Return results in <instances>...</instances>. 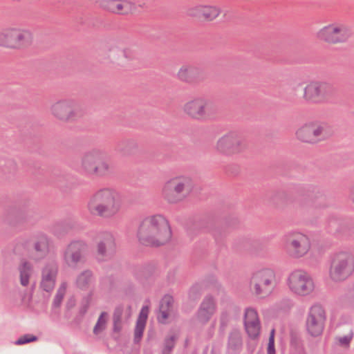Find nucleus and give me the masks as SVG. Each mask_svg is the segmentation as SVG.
Instances as JSON below:
<instances>
[{
    "instance_id": "47",
    "label": "nucleus",
    "mask_w": 354,
    "mask_h": 354,
    "mask_svg": "<svg viewBox=\"0 0 354 354\" xmlns=\"http://www.w3.org/2000/svg\"><path fill=\"white\" fill-rule=\"evenodd\" d=\"M148 314L149 307L147 306H143L140 310L137 321H141L142 322L147 323Z\"/></svg>"
},
{
    "instance_id": "29",
    "label": "nucleus",
    "mask_w": 354,
    "mask_h": 354,
    "mask_svg": "<svg viewBox=\"0 0 354 354\" xmlns=\"http://www.w3.org/2000/svg\"><path fill=\"white\" fill-rule=\"evenodd\" d=\"M221 13V9L216 6H198L192 9L189 15L194 17H201L208 21H212Z\"/></svg>"
},
{
    "instance_id": "51",
    "label": "nucleus",
    "mask_w": 354,
    "mask_h": 354,
    "mask_svg": "<svg viewBox=\"0 0 354 354\" xmlns=\"http://www.w3.org/2000/svg\"><path fill=\"white\" fill-rule=\"evenodd\" d=\"M123 56L128 59H133L135 57L134 53L130 49H124L122 50Z\"/></svg>"
},
{
    "instance_id": "14",
    "label": "nucleus",
    "mask_w": 354,
    "mask_h": 354,
    "mask_svg": "<svg viewBox=\"0 0 354 354\" xmlns=\"http://www.w3.org/2000/svg\"><path fill=\"white\" fill-rule=\"evenodd\" d=\"M326 315L324 308L320 304L312 306L308 312L306 327L308 333L313 337L320 335L324 328Z\"/></svg>"
},
{
    "instance_id": "36",
    "label": "nucleus",
    "mask_w": 354,
    "mask_h": 354,
    "mask_svg": "<svg viewBox=\"0 0 354 354\" xmlns=\"http://www.w3.org/2000/svg\"><path fill=\"white\" fill-rule=\"evenodd\" d=\"M2 172L6 179L10 180L12 178L17 172L16 162L12 160H7L3 165Z\"/></svg>"
},
{
    "instance_id": "24",
    "label": "nucleus",
    "mask_w": 354,
    "mask_h": 354,
    "mask_svg": "<svg viewBox=\"0 0 354 354\" xmlns=\"http://www.w3.org/2000/svg\"><path fill=\"white\" fill-rule=\"evenodd\" d=\"M244 326L248 336L252 339L259 337L261 330L260 321L257 310L248 308L245 311Z\"/></svg>"
},
{
    "instance_id": "30",
    "label": "nucleus",
    "mask_w": 354,
    "mask_h": 354,
    "mask_svg": "<svg viewBox=\"0 0 354 354\" xmlns=\"http://www.w3.org/2000/svg\"><path fill=\"white\" fill-rule=\"evenodd\" d=\"M178 339V335L174 332L167 333L160 344V353L172 354Z\"/></svg>"
},
{
    "instance_id": "49",
    "label": "nucleus",
    "mask_w": 354,
    "mask_h": 354,
    "mask_svg": "<svg viewBox=\"0 0 354 354\" xmlns=\"http://www.w3.org/2000/svg\"><path fill=\"white\" fill-rule=\"evenodd\" d=\"M169 312L159 308V314L158 315V320L161 324H166V320L169 317Z\"/></svg>"
},
{
    "instance_id": "21",
    "label": "nucleus",
    "mask_w": 354,
    "mask_h": 354,
    "mask_svg": "<svg viewBox=\"0 0 354 354\" xmlns=\"http://www.w3.org/2000/svg\"><path fill=\"white\" fill-rule=\"evenodd\" d=\"M35 212L24 205L15 204L10 207L8 211L7 221L13 225L22 222H32L35 220Z\"/></svg>"
},
{
    "instance_id": "4",
    "label": "nucleus",
    "mask_w": 354,
    "mask_h": 354,
    "mask_svg": "<svg viewBox=\"0 0 354 354\" xmlns=\"http://www.w3.org/2000/svg\"><path fill=\"white\" fill-rule=\"evenodd\" d=\"M81 167L86 174L98 177L106 176L113 171L106 152L98 149L85 153L82 158Z\"/></svg>"
},
{
    "instance_id": "6",
    "label": "nucleus",
    "mask_w": 354,
    "mask_h": 354,
    "mask_svg": "<svg viewBox=\"0 0 354 354\" xmlns=\"http://www.w3.org/2000/svg\"><path fill=\"white\" fill-rule=\"evenodd\" d=\"M333 133V129L328 123L311 122L300 127L296 131V136L302 142L315 145L329 139Z\"/></svg>"
},
{
    "instance_id": "26",
    "label": "nucleus",
    "mask_w": 354,
    "mask_h": 354,
    "mask_svg": "<svg viewBox=\"0 0 354 354\" xmlns=\"http://www.w3.org/2000/svg\"><path fill=\"white\" fill-rule=\"evenodd\" d=\"M138 147L136 140L133 138H123L115 142L114 151L122 157H128L135 153Z\"/></svg>"
},
{
    "instance_id": "9",
    "label": "nucleus",
    "mask_w": 354,
    "mask_h": 354,
    "mask_svg": "<svg viewBox=\"0 0 354 354\" xmlns=\"http://www.w3.org/2000/svg\"><path fill=\"white\" fill-rule=\"evenodd\" d=\"M276 286V274L270 268L254 272L250 281V289L259 298H264L273 291Z\"/></svg>"
},
{
    "instance_id": "55",
    "label": "nucleus",
    "mask_w": 354,
    "mask_h": 354,
    "mask_svg": "<svg viewBox=\"0 0 354 354\" xmlns=\"http://www.w3.org/2000/svg\"><path fill=\"white\" fill-rule=\"evenodd\" d=\"M267 353L268 354H275L274 344H268Z\"/></svg>"
},
{
    "instance_id": "31",
    "label": "nucleus",
    "mask_w": 354,
    "mask_h": 354,
    "mask_svg": "<svg viewBox=\"0 0 354 354\" xmlns=\"http://www.w3.org/2000/svg\"><path fill=\"white\" fill-rule=\"evenodd\" d=\"M19 272L20 284L26 287L30 283V278L33 274V266L32 264L26 261H21L17 268Z\"/></svg>"
},
{
    "instance_id": "34",
    "label": "nucleus",
    "mask_w": 354,
    "mask_h": 354,
    "mask_svg": "<svg viewBox=\"0 0 354 354\" xmlns=\"http://www.w3.org/2000/svg\"><path fill=\"white\" fill-rule=\"evenodd\" d=\"M72 228V225L67 221H59L54 223L50 227V232L57 237L64 236Z\"/></svg>"
},
{
    "instance_id": "1",
    "label": "nucleus",
    "mask_w": 354,
    "mask_h": 354,
    "mask_svg": "<svg viewBox=\"0 0 354 354\" xmlns=\"http://www.w3.org/2000/svg\"><path fill=\"white\" fill-rule=\"evenodd\" d=\"M137 236L142 245L159 247L169 241L171 230L168 221L163 216L157 214L142 220Z\"/></svg>"
},
{
    "instance_id": "5",
    "label": "nucleus",
    "mask_w": 354,
    "mask_h": 354,
    "mask_svg": "<svg viewBox=\"0 0 354 354\" xmlns=\"http://www.w3.org/2000/svg\"><path fill=\"white\" fill-rule=\"evenodd\" d=\"M194 187L192 178L187 176H178L168 180L164 185L162 194L169 203H177L189 196Z\"/></svg>"
},
{
    "instance_id": "10",
    "label": "nucleus",
    "mask_w": 354,
    "mask_h": 354,
    "mask_svg": "<svg viewBox=\"0 0 354 354\" xmlns=\"http://www.w3.org/2000/svg\"><path fill=\"white\" fill-rule=\"evenodd\" d=\"M354 271L353 256L346 252L335 254L331 258L329 276L335 282L346 280Z\"/></svg>"
},
{
    "instance_id": "17",
    "label": "nucleus",
    "mask_w": 354,
    "mask_h": 354,
    "mask_svg": "<svg viewBox=\"0 0 354 354\" xmlns=\"http://www.w3.org/2000/svg\"><path fill=\"white\" fill-rule=\"evenodd\" d=\"M288 284L290 289L297 295L305 296L314 289V283L310 276L301 270H295L288 277Z\"/></svg>"
},
{
    "instance_id": "16",
    "label": "nucleus",
    "mask_w": 354,
    "mask_h": 354,
    "mask_svg": "<svg viewBox=\"0 0 354 354\" xmlns=\"http://www.w3.org/2000/svg\"><path fill=\"white\" fill-rule=\"evenodd\" d=\"M87 251L88 245L86 242L80 240L73 241L64 252V260L68 267L76 268L79 264L84 263Z\"/></svg>"
},
{
    "instance_id": "54",
    "label": "nucleus",
    "mask_w": 354,
    "mask_h": 354,
    "mask_svg": "<svg viewBox=\"0 0 354 354\" xmlns=\"http://www.w3.org/2000/svg\"><path fill=\"white\" fill-rule=\"evenodd\" d=\"M347 297L350 301L354 302V285L348 290Z\"/></svg>"
},
{
    "instance_id": "52",
    "label": "nucleus",
    "mask_w": 354,
    "mask_h": 354,
    "mask_svg": "<svg viewBox=\"0 0 354 354\" xmlns=\"http://www.w3.org/2000/svg\"><path fill=\"white\" fill-rule=\"evenodd\" d=\"M113 330L114 332L119 333L122 330V322L116 320H113Z\"/></svg>"
},
{
    "instance_id": "50",
    "label": "nucleus",
    "mask_w": 354,
    "mask_h": 354,
    "mask_svg": "<svg viewBox=\"0 0 354 354\" xmlns=\"http://www.w3.org/2000/svg\"><path fill=\"white\" fill-rule=\"evenodd\" d=\"M63 299V295L59 293H57L56 295L54 297L53 301V308H58L61 305V303Z\"/></svg>"
},
{
    "instance_id": "59",
    "label": "nucleus",
    "mask_w": 354,
    "mask_h": 354,
    "mask_svg": "<svg viewBox=\"0 0 354 354\" xmlns=\"http://www.w3.org/2000/svg\"><path fill=\"white\" fill-rule=\"evenodd\" d=\"M35 286H36V282L35 281L32 285V290H34V288H35Z\"/></svg>"
},
{
    "instance_id": "38",
    "label": "nucleus",
    "mask_w": 354,
    "mask_h": 354,
    "mask_svg": "<svg viewBox=\"0 0 354 354\" xmlns=\"http://www.w3.org/2000/svg\"><path fill=\"white\" fill-rule=\"evenodd\" d=\"M108 316L107 313L102 312L99 316L97 323L93 328V333L95 335L99 334L100 332L104 330L106 328V317Z\"/></svg>"
},
{
    "instance_id": "45",
    "label": "nucleus",
    "mask_w": 354,
    "mask_h": 354,
    "mask_svg": "<svg viewBox=\"0 0 354 354\" xmlns=\"http://www.w3.org/2000/svg\"><path fill=\"white\" fill-rule=\"evenodd\" d=\"M353 337V333L352 330H350V332L347 335L342 337H337L335 339L338 342L339 345L346 347L349 346Z\"/></svg>"
},
{
    "instance_id": "23",
    "label": "nucleus",
    "mask_w": 354,
    "mask_h": 354,
    "mask_svg": "<svg viewBox=\"0 0 354 354\" xmlns=\"http://www.w3.org/2000/svg\"><path fill=\"white\" fill-rule=\"evenodd\" d=\"M58 266L55 261L47 263L41 271V288L47 292H51L55 285Z\"/></svg>"
},
{
    "instance_id": "28",
    "label": "nucleus",
    "mask_w": 354,
    "mask_h": 354,
    "mask_svg": "<svg viewBox=\"0 0 354 354\" xmlns=\"http://www.w3.org/2000/svg\"><path fill=\"white\" fill-rule=\"evenodd\" d=\"M240 314V309L233 304L227 305L221 311L219 330L224 333L230 321Z\"/></svg>"
},
{
    "instance_id": "11",
    "label": "nucleus",
    "mask_w": 354,
    "mask_h": 354,
    "mask_svg": "<svg viewBox=\"0 0 354 354\" xmlns=\"http://www.w3.org/2000/svg\"><path fill=\"white\" fill-rule=\"evenodd\" d=\"M32 36L30 31L19 28H6L0 32V46L19 49L30 46Z\"/></svg>"
},
{
    "instance_id": "56",
    "label": "nucleus",
    "mask_w": 354,
    "mask_h": 354,
    "mask_svg": "<svg viewBox=\"0 0 354 354\" xmlns=\"http://www.w3.org/2000/svg\"><path fill=\"white\" fill-rule=\"evenodd\" d=\"M268 344H274V329H272L270 331Z\"/></svg>"
},
{
    "instance_id": "42",
    "label": "nucleus",
    "mask_w": 354,
    "mask_h": 354,
    "mask_svg": "<svg viewBox=\"0 0 354 354\" xmlns=\"http://www.w3.org/2000/svg\"><path fill=\"white\" fill-rule=\"evenodd\" d=\"M174 304V299L169 295H165L160 300L159 308L170 312Z\"/></svg>"
},
{
    "instance_id": "22",
    "label": "nucleus",
    "mask_w": 354,
    "mask_h": 354,
    "mask_svg": "<svg viewBox=\"0 0 354 354\" xmlns=\"http://www.w3.org/2000/svg\"><path fill=\"white\" fill-rule=\"evenodd\" d=\"M116 251L115 238L110 232H103L97 243V259L99 261L111 259Z\"/></svg>"
},
{
    "instance_id": "32",
    "label": "nucleus",
    "mask_w": 354,
    "mask_h": 354,
    "mask_svg": "<svg viewBox=\"0 0 354 354\" xmlns=\"http://www.w3.org/2000/svg\"><path fill=\"white\" fill-rule=\"evenodd\" d=\"M94 281L95 278L93 272L87 269L77 275L75 283L78 288L82 290H86Z\"/></svg>"
},
{
    "instance_id": "3",
    "label": "nucleus",
    "mask_w": 354,
    "mask_h": 354,
    "mask_svg": "<svg viewBox=\"0 0 354 354\" xmlns=\"http://www.w3.org/2000/svg\"><path fill=\"white\" fill-rule=\"evenodd\" d=\"M281 197L286 203L308 200L316 208L326 206V198L324 192L319 187L313 185H294L287 192L281 193Z\"/></svg>"
},
{
    "instance_id": "25",
    "label": "nucleus",
    "mask_w": 354,
    "mask_h": 354,
    "mask_svg": "<svg viewBox=\"0 0 354 354\" xmlns=\"http://www.w3.org/2000/svg\"><path fill=\"white\" fill-rule=\"evenodd\" d=\"M216 308L214 298L210 295H206L196 313L198 321L203 324L207 323L216 312Z\"/></svg>"
},
{
    "instance_id": "18",
    "label": "nucleus",
    "mask_w": 354,
    "mask_h": 354,
    "mask_svg": "<svg viewBox=\"0 0 354 354\" xmlns=\"http://www.w3.org/2000/svg\"><path fill=\"white\" fill-rule=\"evenodd\" d=\"M245 147L243 139L235 133H230L218 139L216 150L225 155H232L242 151Z\"/></svg>"
},
{
    "instance_id": "19",
    "label": "nucleus",
    "mask_w": 354,
    "mask_h": 354,
    "mask_svg": "<svg viewBox=\"0 0 354 354\" xmlns=\"http://www.w3.org/2000/svg\"><path fill=\"white\" fill-rule=\"evenodd\" d=\"M49 237L43 232L33 234L29 241L28 247L31 258L35 261L44 259L49 252Z\"/></svg>"
},
{
    "instance_id": "41",
    "label": "nucleus",
    "mask_w": 354,
    "mask_h": 354,
    "mask_svg": "<svg viewBox=\"0 0 354 354\" xmlns=\"http://www.w3.org/2000/svg\"><path fill=\"white\" fill-rule=\"evenodd\" d=\"M290 346L297 354H303L304 349L300 339L295 335H291Z\"/></svg>"
},
{
    "instance_id": "20",
    "label": "nucleus",
    "mask_w": 354,
    "mask_h": 354,
    "mask_svg": "<svg viewBox=\"0 0 354 354\" xmlns=\"http://www.w3.org/2000/svg\"><path fill=\"white\" fill-rule=\"evenodd\" d=\"M177 77L183 82L196 85L205 80V74L204 70L200 66L185 64L180 68Z\"/></svg>"
},
{
    "instance_id": "37",
    "label": "nucleus",
    "mask_w": 354,
    "mask_h": 354,
    "mask_svg": "<svg viewBox=\"0 0 354 354\" xmlns=\"http://www.w3.org/2000/svg\"><path fill=\"white\" fill-rule=\"evenodd\" d=\"M155 271V266L154 265H147L143 267H140L137 272H136V276L140 281H143V275L145 277H148L151 276Z\"/></svg>"
},
{
    "instance_id": "53",
    "label": "nucleus",
    "mask_w": 354,
    "mask_h": 354,
    "mask_svg": "<svg viewBox=\"0 0 354 354\" xmlns=\"http://www.w3.org/2000/svg\"><path fill=\"white\" fill-rule=\"evenodd\" d=\"M227 172H231L235 175L239 172V167L236 165L229 166L227 169Z\"/></svg>"
},
{
    "instance_id": "43",
    "label": "nucleus",
    "mask_w": 354,
    "mask_h": 354,
    "mask_svg": "<svg viewBox=\"0 0 354 354\" xmlns=\"http://www.w3.org/2000/svg\"><path fill=\"white\" fill-rule=\"evenodd\" d=\"M38 337L34 335L31 334H26L21 337H20L16 342V345H22L30 342H34L37 341Z\"/></svg>"
},
{
    "instance_id": "48",
    "label": "nucleus",
    "mask_w": 354,
    "mask_h": 354,
    "mask_svg": "<svg viewBox=\"0 0 354 354\" xmlns=\"http://www.w3.org/2000/svg\"><path fill=\"white\" fill-rule=\"evenodd\" d=\"M123 315V307L120 306H117L113 314V320H116V322L120 321L122 322V317Z\"/></svg>"
},
{
    "instance_id": "57",
    "label": "nucleus",
    "mask_w": 354,
    "mask_h": 354,
    "mask_svg": "<svg viewBox=\"0 0 354 354\" xmlns=\"http://www.w3.org/2000/svg\"><path fill=\"white\" fill-rule=\"evenodd\" d=\"M212 234L216 240V241H219L221 238L220 237V230H214L212 232Z\"/></svg>"
},
{
    "instance_id": "13",
    "label": "nucleus",
    "mask_w": 354,
    "mask_h": 354,
    "mask_svg": "<svg viewBox=\"0 0 354 354\" xmlns=\"http://www.w3.org/2000/svg\"><path fill=\"white\" fill-rule=\"evenodd\" d=\"M353 34L352 30L344 24H332L322 28L317 32V37L328 44L346 42Z\"/></svg>"
},
{
    "instance_id": "15",
    "label": "nucleus",
    "mask_w": 354,
    "mask_h": 354,
    "mask_svg": "<svg viewBox=\"0 0 354 354\" xmlns=\"http://www.w3.org/2000/svg\"><path fill=\"white\" fill-rule=\"evenodd\" d=\"M52 115L59 120L72 122L80 117L77 102L73 100H62L54 103L50 107Z\"/></svg>"
},
{
    "instance_id": "44",
    "label": "nucleus",
    "mask_w": 354,
    "mask_h": 354,
    "mask_svg": "<svg viewBox=\"0 0 354 354\" xmlns=\"http://www.w3.org/2000/svg\"><path fill=\"white\" fill-rule=\"evenodd\" d=\"M329 227L331 228H335V231L342 232L343 226L342 219L336 216H332L329 219Z\"/></svg>"
},
{
    "instance_id": "12",
    "label": "nucleus",
    "mask_w": 354,
    "mask_h": 354,
    "mask_svg": "<svg viewBox=\"0 0 354 354\" xmlns=\"http://www.w3.org/2000/svg\"><path fill=\"white\" fill-rule=\"evenodd\" d=\"M284 248L292 257L299 258L304 256L310 248L308 237L299 232H290L283 238Z\"/></svg>"
},
{
    "instance_id": "2",
    "label": "nucleus",
    "mask_w": 354,
    "mask_h": 354,
    "mask_svg": "<svg viewBox=\"0 0 354 354\" xmlns=\"http://www.w3.org/2000/svg\"><path fill=\"white\" fill-rule=\"evenodd\" d=\"M122 206L120 193L114 189L104 187L91 194L88 200L87 209L91 214L104 218L116 216Z\"/></svg>"
},
{
    "instance_id": "8",
    "label": "nucleus",
    "mask_w": 354,
    "mask_h": 354,
    "mask_svg": "<svg viewBox=\"0 0 354 354\" xmlns=\"http://www.w3.org/2000/svg\"><path fill=\"white\" fill-rule=\"evenodd\" d=\"M216 104L205 97H196L184 104L183 111L194 120L203 122L214 118L217 113Z\"/></svg>"
},
{
    "instance_id": "27",
    "label": "nucleus",
    "mask_w": 354,
    "mask_h": 354,
    "mask_svg": "<svg viewBox=\"0 0 354 354\" xmlns=\"http://www.w3.org/2000/svg\"><path fill=\"white\" fill-rule=\"evenodd\" d=\"M100 6L103 9L118 15H127L131 10L129 3L120 0H103Z\"/></svg>"
},
{
    "instance_id": "39",
    "label": "nucleus",
    "mask_w": 354,
    "mask_h": 354,
    "mask_svg": "<svg viewBox=\"0 0 354 354\" xmlns=\"http://www.w3.org/2000/svg\"><path fill=\"white\" fill-rule=\"evenodd\" d=\"M145 322H142L141 321H136L133 337V342L135 344H138L141 341L144 330L145 328Z\"/></svg>"
},
{
    "instance_id": "58",
    "label": "nucleus",
    "mask_w": 354,
    "mask_h": 354,
    "mask_svg": "<svg viewBox=\"0 0 354 354\" xmlns=\"http://www.w3.org/2000/svg\"><path fill=\"white\" fill-rule=\"evenodd\" d=\"M189 342V339L188 338H187V339L185 340V348L188 346Z\"/></svg>"
},
{
    "instance_id": "7",
    "label": "nucleus",
    "mask_w": 354,
    "mask_h": 354,
    "mask_svg": "<svg viewBox=\"0 0 354 354\" xmlns=\"http://www.w3.org/2000/svg\"><path fill=\"white\" fill-rule=\"evenodd\" d=\"M336 88L331 83L326 81H313L304 89V100L311 104H323L329 103L336 95Z\"/></svg>"
},
{
    "instance_id": "35",
    "label": "nucleus",
    "mask_w": 354,
    "mask_h": 354,
    "mask_svg": "<svg viewBox=\"0 0 354 354\" xmlns=\"http://www.w3.org/2000/svg\"><path fill=\"white\" fill-rule=\"evenodd\" d=\"M242 345L241 333L238 330H232L228 337L227 346L232 351L239 350Z\"/></svg>"
},
{
    "instance_id": "46",
    "label": "nucleus",
    "mask_w": 354,
    "mask_h": 354,
    "mask_svg": "<svg viewBox=\"0 0 354 354\" xmlns=\"http://www.w3.org/2000/svg\"><path fill=\"white\" fill-rule=\"evenodd\" d=\"M201 295V288L199 285L196 284L191 287L189 291V297L192 300L198 299Z\"/></svg>"
},
{
    "instance_id": "40",
    "label": "nucleus",
    "mask_w": 354,
    "mask_h": 354,
    "mask_svg": "<svg viewBox=\"0 0 354 354\" xmlns=\"http://www.w3.org/2000/svg\"><path fill=\"white\" fill-rule=\"evenodd\" d=\"M92 295L93 294L91 292L86 296L83 297L79 310V313L81 316H84L87 313L92 299Z\"/></svg>"
},
{
    "instance_id": "33",
    "label": "nucleus",
    "mask_w": 354,
    "mask_h": 354,
    "mask_svg": "<svg viewBox=\"0 0 354 354\" xmlns=\"http://www.w3.org/2000/svg\"><path fill=\"white\" fill-rule=\"evenodd\" d=\"M73 177L68 174H54L55 184L64 191L73 188Z\"/></svg>"
}]
</instances>
